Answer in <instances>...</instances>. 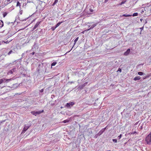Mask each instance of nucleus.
<instances>
[{
    "instance_id": "obj_1",
    "label": "nucleus",
    "mask_w": 151,
    "mask_h": 151,
    "mask_svg": "<svg viewBox=\"0 0 151 151\" xmlns=\"http://www.w3.org/2000/svg\"><path fill=\"white\" fill-rule=\"evenodd\" d=\"M47 68L46 66L41 65L40 64L39 65L38 67L37 68V70L38 72L42 73H46Z\"/></svg>"
},
{
    "instance_id": "obj_2",
    "label": "nucleus",
    "mask_w": 151,
    "mask_h": 151,
    "mask_svg": "<svg viewBox=\"0 0 151 151\" xmlns=\"http://www.w3.org/2000/svg\"><path fill=\"white\" fill-rule=\"evenodd\" d=\"M145 141L147 142V144L150 145L151 144V133H150L146 137Z\"/></svg>"
},
{
    "instance_id": "obj_3",
    "label": "nucleus",
    "mask_w": 151,
    "mask_h": 151,
    "mask_svg": "<svg viewBox=\"0 0 151 151\" xmlns=\"http://www.w3.org/2000/svg\"><path fill=\"white\" fill-rule=\"evenodd\" d=\"M31 125L30 124L25 125L21 133H24L27 129L29 128Z\"/></svg>"
},
{
    "instance_id": "obj_4",
    "label": "nucleus",
    "mask_w": 151,
    "mask_h": 151,
    "mask_svg": "<svg viewBox=\"0 0 151 151\" xmlns=\"http://www.w3.org/2000/svg\"><path fill=\"white\" fill-rule=\"evenodd\" d=\"M44 112V110H42L41 111H32L31 112V113L33 114V115H34L35 116H36L38 114H39L42 113H43Z\"/></svg>"
},
{
    "instance_id": "obj_5",
    "label": "nucleus",
    "mask_w": 151,
    "mask_h": 151,
    "mask_svg": "<svg viewBox=\"0 0 151 151\" xmlns=\"http://www.w3.org/2000/svg\"><path fill=\"white\" fill-rule=\"evenodd\" d=\"M16 68H13L11 70H9L7 72V74L8 75L12 74L14 73H16Z\"/></svg>"
},
{
    "instance_id": "obj_6",
    "label": "nucleus",
    "mask_w": 151,
    "mask_h": 151,
    "mask_svg": "<svg viewBox=\"0 0 151 151\" xmlns=\"http://www.w3.org/2000/svg\"><path fill=\"white\" fill-rule=\"evenodd\" d=\"M75 104L73 101L70 102L69 103H67L66 105V106L68 108H70V106H73Z\"/></svg>"
},
{
    "instance_id": "obj_7",
    "label": "nucleus",
    "mask_w": 151,
    "mask_h": 151,
    "mask_svg": "<svg viewBox=\"0 0 151 151\" xmlns=\"http://www.w3.org/2000/svg\"><path fill=\"white\" fill-rule=\"evenodd\" d=\"M1 80L2 81L3 83H7L11 81L12 80V78H10L9 79H7L5 78H3L2 79H1Z\"/></svg>"
},
{
    "instance_id": "obj_8",
    "label": "nucleus",
    "mask_w": 151,
    "mask_h": 151,
    "mask_svg": "<svg viewBox=\"0 0 151 151\" xmlns=\"http://www.w3.org/2000/svg\"><path fill=\"white\" fill-rule=\"evenodd\" d=\"M106 127L101 129L98 133V135L99 136L101 135L104 132L106 129Z\"/></svg>"
},
{
    "instance_id": "obj_9",
    "label": "nucleus",
    "mask_w": 151,
    "mask_h": 151,
    "mask_svg": "<svg viewBox=\"0 0 151 151\" xmlns=\"http://www.w3.org/2000/svg\"><path fill=\"white\" fill-rule=\"evenodd\" d=\"M40 22H38L37 23L34 27L33 29V30H34L39 25L40 23Z\"/></svg>"
},
{
    "instance_id": "obj_10",
    "label": "nucleus",
    "mask_w": 151,
    "mask_h": 151,
    "mask_svg": "<svg viewBox=\"0 0 151 151\" xmlns=\"http://www.w3.org/2000/svg\"><path fill=\"white\" fill-rule=\"evenodd\" d=\"M130 52V49H128L124 53V55L127 56L129 55Z\"/></svg>"
},
{
    "instance_id": "obj_11",
    "label": "nucleus",
    "mask_w": 151,
    "mask_h": 151,
    "mask_svg": "<svg viewBox=\"0 0 151 151\" xmlns=\"http://www.w3.org/2000/svg\"><path fill=\"white\" fill-rule=\"evenodd\" d=\"M140 78H141L139 76H137V77H135L134 78V81H138V80H139Z\"/></svg>"
},
{
    "instance_id": "obj_12",
    "label": "nucleus",
    "mask_w": 151,
    "mask_h": 151,
    "mask_svg": "<svg viewBox=\"0 0 151 151\" xmlns=\"http://www.w3.org/2000/svg\"><path fill=\"white\" fill-rule=\"evenodd\" d=\"M4 26V23L2 20H0V27H2Z\"/></svg>"
},
{
    "instance_id": "obj_13",
    "label": "nucleus",
    "mask_w": 151,
    "mask_h": 151,
    "mask_svg": "<svg viewBox=\"0 0 151 151\" xmlns=\"http://www.w3.org/2000/svg\"><path fill=\"white\" fill-rule=\"evenodd\" d=\"M34 47L35 48V49H37L38 47L37 45V43L36 42H35L34 43V45H33Z\"/></svg>"
},
{
    "instance_id": "obj_14",
    "label": "nucleus",
    "mask_w": 151,
    "mask_h": 151,
    "mask_svg": "<svg viewBox=\"0 0 151 151\" xmlns=\"http://www.w3.org/2000/svg\"><path fill=\"white\" fill-rule=\"evenodd\" d=\"M123 1H122L121 3H119L118 5H121L122 4H124L126 2V0H123Z\"/></svg>"
},
{
    "instance_id": "obj_15",
    "label": "nucleus",
    "mask_w": 151,
    "mask_h": 151,
    "mask_svg": "<svg viewBox=\"0 0 151 151\" xmlns=\"http://www.w3.org/2000/svg\"><path fill=\"white\" fill-rule=\"evenodd\" d=\"M79 39V37H76V39L74 41V43L73 46H74V45L76 44L77 41L78 40V39Z\"/></svg>"
},
{
    "instance_id": "obj_16",
    "label": "nucleus",
    "mask_w": 151,
    "mask_h": 151,
    "mask_svg": "<svg viewBox=\"0 0 151 151\" xmlns=\"http://www.w3.org/2000/svg\"><path fill=\"white\" fill-rule=\"evenodd\" d=\"M97 24V23H95L93 24L91 27H90V29H93L94 27H96Z\"/></svg>"
},
{
    "instance_id": "obj_17",
    "label": "nucleus",
    "mask_w": 151,
    "mask_h": 151,
    "mask_svg": "<svg viewBox=\"0 0 151 151\" xmlns=\"http://www.w3.org/2000/svg\"><path fill=\"white\" fill-rule=\"evenodd\" d=\"M18 87L19 86H18V84L17 83H16L13 85V87L14 88H16Z\"/></svg>"
},
{
    "instance_id": "obj_18",
    "label": "nucleus",
    "mask_w": 151,
    "mask_h": 151,
    "mask_svg": "<svg viewBox=\"0 0 151 151\" xmlns=\"http://www.w3.org/2000/svg\"><path fill=\"white\" fill-rule=\"evenodd\" d=\"M63 22H58L56 25L55 26L57 28Z\"/></svg>"
},
{
    "instance_id": "obj_19",
    "label": "nucleus",
    "mask_w": 151,
    "mask_h": 151,
    "mask_svg": "<svg viewBox=\"0 0 151 151\" xmlns=\"http://www.w3.org/2000/svg\"><path fill=\"white\" fill-rule=\"evenodd\" d=\"M131 16V15L129 14H124L122 15V16L123 17H128Z\"/></svg>"
},
{
    "instance_id": "obj_20",
    "label": "nucleus",
    "mask_w": 151,
    "mask_h": 151,
    "mask_svg": "<svg viewBox=\"0 0 151 151\" xmlns=\"http://www.w3.org/2000/svg\"><path fill=\"white\" fill-rule=\"evenodd\" d=\"M58 0H55L54 3L52 5V6H54L58 1Z\"/></svg>"
},
{
    "instance_id": "obj_21",
    "label": "nucleus",
    "mask_w": 151,
    "mask_h": 151,
    "mask_svg": "<svg viewBox=\"0 0 151 151\" xmlns=\"http://www.w3.org/2000/svg\"><path fill=\"white\" fill-rule=\"evenodd\" d=\"M138 74L140 76H142L144 74V73L142 72H138Z\"/></svg>"
},
{
    "instance_id": "obj_22",
    "label": "nucleus",
    "mask_w": 151,
    "mask_h": 151,
    "mask_svg": "<svg viewBox=\"0 0 151 151\" xmlns=\"http://www.w3.org/2000/svg\"><path fill=\"white\" fill-rule=\"evenodd\" d=\"M56 64H57V62H53L51 64V66H55Z\"/></svg>"
},
{
    "instance_id": "obj_23",
    "label": "nucleus",
    "mask_w": 151,
    "mask_h": 151,
    "mask_svg": "<svg viewBox=\"0 0 151 151\" xmlns=\"http://www.w3.org/2000/svg\"><path fill=\"white\" fill-rule=\"evenodd\" d=\"M138 15V14L137 13H134L133 14L132 16L133 17L137 16Z\"/></svg>"
},
{
    "instance_id": "obj_24",
    "label": "nucleus",
    "mask_w": 151,
    "mask_h": 151,
    "mask_svg": "<svg viewBox=\"0 0 151 151\" xmlns=\"http://www.w3.org/2000/svg\"><path fill=\"white\" fill-rule=\"evenodd\" d=\"M14 53V52H13V51L12 50H11L8 53V55H9L11 53Z\"/></svg>"
},
{
    "instance_id": "obj_25",
    "label": "nucleus",
    "mask_w": 151,
    "mask_h": 151,
    "mask_svg": "<svg viewBox=\"0 0 151 151\" xmlns=\"http://www.w3.org/2000/svg\"><path fill=\"white\" fill-rule=\"evenodd\" d=\"M57 27H56L55 26V27H52L51 28V29L52 30L54 31V30H55V29Z\"/></svg>"
},
{
    "instance_id": "obj_26",
    "label": "nucleus",
    "mask_w": 151,
    "mask_h": 151,
    "mask_svg": "<svg viewBox=\"0 0 151 151\" xmlns=\"http://www.w3.org/2000/svg\"><path fill=\"white\" fill-rule=\"evenodd\" d=\"M9 42H10V41H9L8 40H7V41H3V42H3V43H6V44L8 43Z\"/></svg>"
},
{
    "instance_id": "obj_27",
    "label": "nucleus",
    "mask_w": 151,
    "mask_h": 151,
    "mask_svg": "<svg viewBox=\"0 0 151 151\" xmlns=\"http://www.w3.org/2000/svg\"><path fill=\"white\" fill-rule=\"evenodd\" d=\"M69 122V120L68 119L64 120L63 121V122L64 123H66Z\"/></svg>"
},
{
    "instance_id": "obj_28",
    "label": "nucleus",
    "mask_w": 151,
    "mask_h": 151,
    "mask_svg": "<svg viewBox=\"0 0 151 151\" xmlns=\"http://www.w3.org/2000/svg\"><path fill=\"white\" fill-rule=\"evenodd\" d=\"M151 5V4H150V3H147L146 4V6L147 7H149L150 6V5Z\"/></svg>"
},
{
    "instance_id": "obj_29",
    "label": "nucleus",
    "mask_w": 151,
    "mask_h": 151,
    "mask_svg": "<svg viewBox=\"0 0 151 151\" xmlns=\"http://www.w3.org/2000/svg\"><path fill=\"white\" fill-rule=\"evenodd\" d=\"M20 6V3L19 2L17 1V4L16 5V6Z\"/></svg>"
},
{
    "instance_id": "obj_30",
    "label": "nucleus",
    "mask_w": 151,
    "mask_h": 151,
    "mask_svg": "<svg viewBox=\"0 0 151 151\" xmlns=\"http://www.w3.org/2000/svg\"><path fill=\"white\" fill-rule=\"evenodd\" d=\"M7 14V13L6 12H4L3 14V17H4Z\"/></svg>"
},
{
    "instance_id": "obj_31",
    "label": "nucleus",
    "mask_w": 151,
    "mask_h": 151,
    "mask_svg": "<svg viewBox=\"0 0 151 151\" xmlns=\"http://www.w3.org/2000/svg\"><path fill=\"white\" fill-rule=\"evenodd\" d=\"M29 17H28V18H26L25 19H19V20L21 21H26V20H27V19Z\"/></svg>"
},
{
    "instance_id": "obj_32",
    "label": "nucleus",
    "mask_w": 151,
    "mask_h": 151,
    "mask_svg": "<svg viewBox=\"0 0 151 151\" xmlns=\"http://www.w3.org/2000/svg\"><path fill=\"white\" fill-rule=\"evenodd\" d=\"M119 71L120 72H122V70L120 68H119L117 71V72Z\"/></svg>"
},
{
    "instance_id": "obj_33",
    "label": "nucleus",
    "mask_w": 151,
    "mask_h": 151,
    "mask_svg": "<svg viewBox=\"0 0 151 151\" xmlns=\"http://www.w3.org/2000/svg\"><path fill=\"white\" fill-rule=\"evenodd\" d=\"M98 136H99V135H98V133L97 134L95 135L94 137L95 138H96L98 137Z\"/></svg>"
},
{
    "instance_id": "obj_34",
    "label": "nucleus",
    "mask_w": 151,
    "mask_h": 151,
    "mask_svg": "<svg viewBox=\"0 0 151 151\" xmlns=\"http://www.w3.org/2000/svg\"><path fill=\"white\" fill-rule=\"evenodd\" d=\"M122 136V134H120L119 136H118V137L119 139H120L121 138Z\"/></svg>"
},
{
    "instance_id": "obj_35",
    "label": "nucleus",
    "mask_w": 151,
    "mask_h": 151,
    "mask_svg": "<svg viewBox=\"0 0 151 151\" xmlns=\"http://www.w3.org/2000/svg\"><path fill=\"white\" fill-rule=\"evenodd\" d=\"M112 140L114 142H117V140L116 139H112Z\"/></svg>"
},
{
    "instance_id": "obj_36",
    "label": "nucleus",
    "mask_w": 151,
    "mask_h": 151,
    "mask_svg": "<svg viewBox=\"0 0 151 151\" xmlns=\"http://www.w3.org/2000/svg\"><path fill=\"white\" fill-rule=\"evenodd\" d=\"M32 2V1H31V0H27V3Z\"/></svg>"
},
{
    "instance_id": "obj_37",
    "label": "nucleus",
    "mask_w": 151,
    "mask_h": 151,
    "mask_svg": "<svg viewBox=\"0 0 151 151\" xmlns=\"http://www.w3.org/2000/svg\"><path fill=\"white\" fill-rule=\"evenodd\" d=\"M89 10L90 11V12H93V9H89Z\"/></svg>"
},
{
    "instance_id": "obj_38",
    "label": "nucleus",
    "mask_w": 151,
    "mask_h": 151,
    "mask_svg": "<svg viewBox=\"0 0 151 151\" xmlns=\"http://www.w3.org/2000/svg\"><path fill=\"white\" fill-rule=\"evenodd\" d=\"M43 91H44V89H42L41 90H40V92L41 93H42L43 92Z\"/></svg>"
},
{
    "instance_id": "obj_39",
    "label": "nucleus",
    "mask_w": 151,
    "mask_h": 151,
    "mask_svg": "<svg viewBox=\"0 0 151 151\" xmlns=\"http://www.w3.org/2000/svg\"><path fill=\"white\" fill-rule=\"evenodd\" d=\"M143 29H144V27H143L140 28V29H141V31H142V30H143Z\"/></svg>"
},
{
    "instance_id": "obj_40",
    "label": "nucleus",
    "mask_w": 151,
    "mask_h": 151,
    "mask_svg": "<svg viewBox=\"0 0 151 151\" xmlns=\"http://www.w3.org/2000/svg\"><path fill=\"white\" fill-rule=\"evenodd\" d=\"M2 83H3L2 81L1 80V79H0V84Z\"/></svg>"
},
{
    "instance_id": "obj_41",
    "label": "nucleus",
    "mask_w": 151,
    "mask_h": 151,
    "mask_svg": "<svg viewBox=\"0 0 151 151\" xmlns=\"http://www.w3.org/2000/svg\"><path fill=\"white\" fill-rule=\"evenodd\" d=\"M91 29H90V27L89 29H87V30H85V31H89V30H90Z\"/></svg>"
},
{
    "instance_id": "obj_42",
    "label": "nucleus",
    "mask_w": 151,
    "mask_h": 151,
    "mask_svg": "<svg viewBox=\"0 0 151 151\" xmlns=\"http://www.w3.org/2000/svg\"><path fill=\"white\" fill-rule=\"evenodd\" d=\"M91 29H90V27L89 29H87V30H85V31H89V30H90Z\"/></svg>"
},
{
    "instance_id": "obj_43",
    "label": "nucleus",
    "mask_w": 151,
    "mask_h": 151,
    "mask_svg": "<svg viewBox=\"0 0 151 151\" xmlns=\"http://www.w3.org/2000/svg\"><path fill=\"white\" fill-rule=\"evenodd\" d=\"M35 52H32V53H30V54H31L32 55H33L35 54Z\"/></svg>"
},
{
    "instance_id": "obj_44",
    "label": "nucleus",
    "mask_w": 151,
    "mask_h": 151,
    "mask_svg": "<svg viewBox=\"0 0 151 151\" xmlns=\"http://www.w3.org/2000/svg\"><path fill=\"white\" fill-rule=\"evenodd\" d=\"M21 85H22V83H20L18 84V86L19 87V86H21Z\"/></svg>"
},
{
    "instance_id": "obj_45",
    "label": "nucleus",
    "mask_w": 151,
    "mask_h": 151,
    "mask_svg": "<svg viewBox=\"0 0 151 151\" xmlns=\"http://www.w3.org/2000/svg\"><path fill=\"white\" fill-rule=\"evenodd\" d=\"M147 21H146V20H145V22H144V23H145V24H146V23H147Z\"/></svg>"
},
{
    "instance_id": "obj_46",
    "label": "nucleus",
    "mask_w": 151,
    "mask_h": 151,
    "mask_svg": "<svg viewBox=\"0 0 151 151\" xmlns=\"http://www.w3.org/2000/svg\"><path fill=\"white\" fill-rule=\"evenodd\" d=\"M3 122H4V121H3ZM3 122V121H0V124L2 123Z\"/></svg>"
},
{
    "instance_id": "obj_47",
    "label": "nucleus",
    "mask_w": 151,
    "mask_h": 151,
    "mask_svg": "<svg viewBox=\"0 0 151 151\" xmlns=\"http://www.w3.org/2000/svg\"><path fill=\"white\" fill-rule=\"evenodd\" d=\"M3 44V42H0V45Z\"/></svg>"
},
{
    "instance_id": "obj_48",
    "label": "nucleus",
    "mask_w": 151,
    "mask_h": 151,
    "mask_svg": "<svg viewBox=\"0 0 151 151\" xmlns=\"http://www.w3.org/2000/svg\"><path fill=\"white\" fill-rule=\"evenodd\" d=\"M24 55V53H23L22 55V58H23V56Z\"/></svg>"
},
{
    "instance_id": "obj_49",
    "label": "nucleus",
    "mask_w": 151,
    "mask_h": 151,
    "mask_svg": "<svg viewBox=\"0 0 151 151\" xmlns=\"http://www.w3.org/2000/svg\"><path fill=\"white\" fill-rule=\"evenodd\" d=\"M11 23L10 22H7V24L8 25L9 24Z\"/></svg>"
},
{
    "instance_id": "obj_50",
    "label": "nucleus",
    "mask_w": 151,
    "mask_h": 151,
    "mask_svg": "<svg viewBox=\"0 0 151 151\" xmlns=\"http://www.w3.org/2000/svg\"><path fill=\"white\" fill-rule=\"evenodd\" d=\"M144 12V10H142V12H141V13H143Z\"/></svg>"
},
{
    "instance_id": "obj_51",
    "label": "nucleus",
    "mask_w": 151,
    "mask_h": 151,
    "mask_svg": "<svg viewBox=\"0 0 151 151\" xmlns=\"http://www.w3.org/2000/svg\"><path fill=\"white\" fill-rule=\"evenodd\" d=\"M108 1V0H105V2L106 3Z\"/></svg>"
},
{
    "instance_id": "obj_52",
    "label": "nucleus",
    "mask_w": 151,
    "mask_h": 151,
    "mask_svg": "<svg viewBox=\"0 0 151 151\" xmlns=\"http://www.w3.org/2000/svg\"><path fill=\"white\" fill-rule=\"evenodd\" d=\"M35 19H33V20H32V22H31V23H32V22H34V21H35Z\"/></svg>"
},
{
    "instance_id": "obj_53",
    "label": "nucleus",
    "mask_w": 151,
    "mask_h": 151,
    "mask_svg": "<svg viewBox=\"0 0 151 151\" xmlns=\"http://www.w3.org/2000/svg\"><path fill=\"white\" fill-rule=\"evenodd\" d=\"M10 0H7V1L8 2H9L10 1Z\"/></svg>"
},
{
    "instance_id": "obj_54",
    "label": "nucleus",
    "mask_w": 151,
    "mask_h": 151,
    "mask_svg": "<svg viewBox=\"0 0 151 151\" xmlns=\"http://www.w3.org/2000/svg\"><path fill=\"white\" fill-rule=\"evenodd\" d=\"M20 14H22V12H20Z\"/></svg>"
},
{
    "instance_id": "obj_55",
    "label": "nucleus",
    "mask_w": 151,
    "mask_h": 151,
    "mask_svg": "<svg viewBox=\"0 0 151 151\" xmlns=\"http://www.w3.org/2000/svg\"><path fill=\"white\" fill-rule=\"evenodd\" d=\"M22 58H22H22H21V59H20V60H21V59H22Z\"/></svg>"
},
{
    "instance_id": "obj_56",
    "label": "nucleus",
    "mask_w": 151,
    "mask_h": 151,
    "mask_svg": "<svg viewBox=\"0 0 151 151\" xmlns=\"http://www.w3.org/2000/svg\"><path fill=\"white\" fill-rule=\"evenodd\" d=\"M140 21H142V19H140Z\"/></svg>"
},
{
    "instance_id": "obj_57",
    "label": "nucleus",
    "mask_w": 151,
    "mask_h": 151,
    "mask_svg": "<svg viewBox=\"0 0 151 151\" xmlns=\"http://www.w3.org/2000/svg\"><path fill=\"white\" fill-rule=\"evenodd\" d=\"M88 27H90V26L88 25Z\"/></svg>"
},
{
    "instance_id": "obj_58",
    "label": "nucleus",
    "mask_w": 151,
    "mask_h": 151,
    "mask_svg": "<svg viewBox=\"0 0 151 151\" xmlns=\"http://www.w3.org/2000/svg\"><path fill=\"white\" fill-rule=\"evenodd\" d=\"M83 86H85V85H83Z\"/></svg>"
},
{
    "instance_id": "obj_59",
    "label": "nucleus",
    "mask_w": 151,
    "mask_h": 151,
    "mask_svg": "<svg viewBox=\"0 0 151 151\" xmlns=\"http://www.w3.org/2000/svg\"><path fill=\"white\" fill-rule=\"evenodd\" d=\"M74 46H73V47L72 48H71V49H72V48H73V47Z\"/></svg>"
},
{
    "instance_id": "obj_60",
    "label": "nucleus",
    "mask_w": 151,
    "mask_h": 151,
    "mask_svg": "<svg viewBox=\"0 0 151 151\" xmlns=\"http://www.w3.org/2000/svg\"><path fill=\"white\" fill-rule=\"evenodd\" d=\"M84 31H83L82 32V33H83Z\"/></svg>"
},
{
    "instance_id": "obj_61",
    "label": "nucleus",
    "mask_w": 151,
    "mask_h": 151,
    "mask_svg": "<svg viewBox=\"0 0 151 151\" xmlns=\"http://www.w3.org/2000/svg\"><path fill=\"white\" fill-rule=\"evenodd\" d=\"M73 83V82H71V83Z\"/></svg>"
},
{
    "instance_id": "obj_62",
    "label": "nucleus",
    "mask_w": 151,
    "mask_h": 151,
    "mask_svg": "<svg viewBox=\"0 0 151 151\" xmlns=\"http://www.w3.org/2000/svg\"><path fill=\"white\" fill-rule=\"evenodd\" d=\"M107 151H110V150H107Z\"/></svg>"
},
{
    "instance_id": "obj_63",
    "label": "nucleus",
    "mask_w": 151,
    "mask_h": 151,
    "mask_svg": "<svg viewBox=\"0 0 151 151\" xmlns=\"http://www.w3.org/2000/svg\"><path fill=\"white\" fill-rule=\"evenodd\" d=\"M33 49V48H32V50Z\"/></svg>"
}]
</instances>
